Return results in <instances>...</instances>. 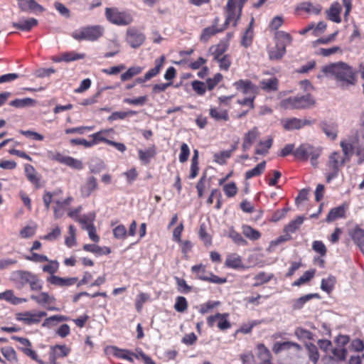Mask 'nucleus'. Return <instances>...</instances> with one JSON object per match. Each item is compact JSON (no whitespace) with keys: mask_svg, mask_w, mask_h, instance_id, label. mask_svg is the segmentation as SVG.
<instances>
[{"mask_svg":"<svg viewBox=\"0 0 364 364\" xmlns=\"http://www.w3.org/2000/svg\"><path fill=\"white\" fill-rule=\"evenodd\" d=\"M322 72L326 75L333 76L342 88L354 85L357 81L352 67L344 62L326 65L322 68Z\"/></svg>","mask_w":364,"mask_h":364,"instance_id":"1","label":"nucleus"},{"mask_svg":"<svg viewBox=\"0 0 364 364\" xmlns=\"http://www.w3.org/2000/svg\"><path fill=\"white\" fill-rule=\"evenodd\" d=\"M11 281L17 288L21 289L26 284H29L33 291H41L43 288V282L38 277L26 270H16L11 273Z\"/></svg>","mask_w":364,"mask_h":364,"instance_id":"2","label":"nucleus"},{"mask_svg":"<svg viewBox=\"0 0 364 364\" xmlns=\"http://www.w3.org/2000/svg\"><path fill=\"white\" fill-rule=\"evenodd\" d=\"M105 29L102 26H87L75 30L71 36L77 41H96L104 35Z\"/></svg>","mask_w":364,"mask_h":364,"instance_id":"3","label":"nucleus"},{"mask_svg":"<svg viewBox=\"0 0 364 364\" xmlns=\"http://www.w3.org/2000/svg\"><path fill=\"white\" fill-rule=\"evenodd\" d=\"M321 149L309 143L301 144L293 152L296 159L306 161L309 159L314 166L317 165V159L321 155Z\"/></svg>","mask_w":364,"mask_h":364,"instance_id":"4","label":"nucleus"},{"mask_svg":"<svg viewBox=\"0 0 364 364\" xmlns=\"http://www.w3.org/2000/svg\"><path fill=\"white\" fill-rule=\"evenodd\" d=\"M315 103L311 95L289 97L282 102V106L285 109H306Z\"/></svg>","mask_w":364,"mask_h":364,"instance_id":"5","label":"nucleus"},{"mask_svg":"<svg viewBox=\"0 0 364 364\" xmlns=\"http://www.w3.org/2000/svg\"><path fill=\"white\" fill-rule=\"evenodd\" d=\"M225 22L223 24L226 29L232 24L233 27H236L242 16V11L236 6V0H228L224 7Z\"/></svg>","mask_w":364,"mask_h":364,"instance_id":"6","label":"nucleus"},{"mask_svg":"<svg viewBox=\"0 0 364 364\" xmlns=\"http://www.w3.org/2000/svg\"><path fill=\"white\" fill-rule=\"evenodd\" d=\"M346 162L348 161L338 151H333L330 154L327 162V168L330 171L326 176L327 182L338 176L340 169Z\"/></svg>","mask_w":364,"mask_h":364,"instance_id":"7","label":"nucleus"},{"mask_svg":"<svg viewBox=\"0 0 364 364\" xmlns=\"http://www.w3.org/2000/svg\"><path fill=\"white\" fill-rule=\"evenodd\" d=\"M47 156L49 159L66 165L76 170L83 168V164L80 160L70 156H65L59 151H49L47 153Z\"/></svg>","mask_w":364,"mask_h":364,"instance_id":"8","label":"nucleus"},{"mask_svg":"<svg viewBox=\"0 0 364 364\" xmlns=\"http://www.w3.org/2000/svg\"><path fill=\"white\" fill-rule=\"evenodd\" d=\"M105 16L109 22L118 26H126L132 21V18L129 14L119 11L117 8H107Z\"/></svg>","mask_w":364,"mask_h":364,"instance_id":"9","label":"nucleus"},{"mask_svg":"<svg viewBox=\"0 0 364 364\" xmlns=\"http://www.w3.org/2000/svg\"><path fill=\"white\" fill-rule=\"evenodd\" d=\"M229 314L216 313L207 317V323L210 328H213L215 323L218 328L221 331H225L232 327L231 323L228 319Z\"/></svg>","mask_w":364,"mask_h":364,"instance_id":"10","label":"nucleus"},{"mask_svg":"<svg viewBox=\"0 0 364 364\" xmlns=\"http://www.w3.org/2000/svg\"><path fill=\"white\" fill-rule=\"evenodd\" d=\"M220 18L219 16H215L212 25L203 28L200 36V41L203 43H207L213 36L218 33H221L226 30L223 25L219 26Z\"/></svg>","mask_w":364,"mask_h":364,"instance_id":"11","label":"nucleus"},{"mask_svg":"<svg viewBox=\"0 0 364 364\" xmlns=\"http://www.w3.org/2000/svg\"><path fill=\"white\" fill-rule=\"evenodd\" d=\"M47 315L45 311H38L33 313L31 311H24L18 313L16 315V319L19 321H22L25 324L31 325L34 323H38L41 321L43 317Z\"/></svg>","mask_w":364,"mask_h":364,"instance_id":"12","label":"nucleus"},{"mask_svg":"<svg viewBox=\"0 0 364 364\" xmlns=\"http://www.w3.org/2000/svg\"><path fill=\"white\" fill-rule=\"evenodd\" d=\"M165 62V56L161 55L159 58L154 60V68L150 69L144 75L141 77H137L135 79L134 82L136 84H142L149 80L152 77H156L161 71L163 65Z\"/></svg>","mask_w":364,"mask_h":364,"instance_id":"13","label":"nucleus"},{"mask_svg":"<svg viewBox=\"0 0 364 364\" xmlns=\"http://www.w3.org/2000/svg\"><path fill=\"white\" fill-rule=\"evenodd\" d=\"M145 39V35L139 30L134 28L127 29L126 40L132 48H139L144 43Z\"/></svg>","mask_w":364,"mask_h":364,"instance_id":"14","label":"nucleus"},{"mask_svg":"<svg viewBox=\"0 0 364 364\" xmlns=\"http://www.w3.org/2000/svg\"><path fill=\"white\" fill-rule=\"evenodd\" d=\"M281 124L287 131L300 129L304 126L310 125L311 122L308 119H301L296 117L287 118L282 120Z\"/></svg>","mask_w":364,"mask_h":364,"instance_id":"15","label":"nucleus"},{"mask_svg":"<svg viewBox=\"0 0 364 364\" xmlns=\"http://www.w3.org/2000/svg\"><path fill=\"white\" fill-rule=\"evenodd\" d=\"M97 189V179L95 176H90L86 178L84 183L81 186L80 195L82 198H88Z\"/></svg>","mask_w":364,"mask_h":364,"instance_id":"16","label":"nucleus"},{"mask_svg":"<svg viewBox=\"0 0 364 364\" xmlns=\"http://www.w3.org/2000/svg\"><path fill=\"white\" fill-rule=\"evenodd\" d=\"M233 86L237 91L241 92L244 95H255L258 89L250 80H239L233 83Z\"/></svg>","mask_w":364,"mask_h":364,"instance_id":"17","label":"nucleus"},{"mask_svg":"<svg viewBox=\"0 0 364 364\" xmlns=\"http://www.w3.org/2000/svg\"><path fill=\"white\" fill-rule=\"evenodd\" d=\"M24 171L28 181H30L36 189L42 186L41 183V176L32 165L28 164H25Z\"/></svg>","mask_w":364,"mask_h":364,"instance_id":"18","label":"nucleus"},{"mask_svg":"<svg viewBox=\"0 0 364 364\" xmlns=\"http://www.w3.org/2000/svg\"><path fill=\"white\" fill-rule=\"evenodd\" d=\"M291 348L294 349L296 352L302 350L301 346L293 341L276 342L273 345L272 350L275 354H279L284 350H289Z\"/></svg>","mask_w":364,"mask_h":364,"instance_id":"19","label":"nucleus"},{"mask_svg":"<svg viewBox=\"0 0 364 364\" xmlns=\"http://www.w3.org/2000/svg\"><path fill=\"white\" fill-rule=\"evenodd\" d=\"M259 136L257 127H255L244 134L242 148L244 151L249 150Z\"/></svg>","mask_w":364,"mask_h":364,"instance_id":"20","label":"nucleus"},{"mask_svg":"<svg viewBox=\"0 0 364 364\" xmlns=\"http://www.w3.org/2000/svg\"><path fill=\"white\" fill-rule=\"evenodd\" d=\"M275 43L281 47L282 48L286 50V48L290 46L292 43L293 38L289 33L284 31H277L274 33V37Z\"/></svg>","mask_w":364,"mask_h":364,"instance_id":"21","label":"nucleus"},{"mask_svg":"<svg viewBox=\"0 0 364 364\" xmlns=\"http://www.w3.org/2000/svg\"><path fill=\"white\" fill-rule=\"evenodd\" d=\"M47 282L58 287H69L77 282V277L63 278L56 275H50L47 278Z\"/></svg>","mask_w":364,"mask_h":364,"instance_id":"22","label":"nucleus"},{"mask_svg":"<svg viewBox=\"0 0 364 364\" xmlns=\"http://www.w3.org/2000/svg\"><path fill=\"white\" fill-rule=\"evenodd\" d=\"M341 11L342 6L341 4L338 1L333 2L326 11L328 19L336 23H340L342 21L341 17Z\"/></svg>","mask_w":364,"mask_h":364,"instance_id":"23","label":"nucleus"},{"mask_svg":"<svg viewBox=\"0 0 364 364\" xmlns=\"http://www.w3.org/2000/svg\"><path fill=\"white\" fill-rule=\"evenodd\" d=\"M350 236L364 255V230L360 228L358 225H356L350 232Z\"/></svg>","mask_w":364,"mask_h":364,"instance_id":"24","label":"nucleus"},{"mask_svg":"<svg viewBox=\"0 0 364 364\" xmlns=\"http://www.w3.org/2000/svg\"><path fill=\"white\" fill-rule=\"evenodd\" d=\"M225 266L234 269L245 268L242 257L237 253H231L227 255Z\"/></svg>","mask_w":364,"mask_h":364,"instance_id":"25","label":"nucleus"},{"mask_svg":"<svg viewBox=\"0 0 364 364\" xmlns=\"http://www.w3.org/2000/svg\"><path fill=\"white\" fill-rule=\"evenodd\" d=\"M229 48V43L220 41L218 44L210 46L209 52L213 57V60L223 56Z\"/></svg>","mask_w":364,"mask_h":364,"instance_id":"26","label":"nucleus"},{"mask_svg":"<svg viewBox=\"0 0 364 364\" xmlns=\"http://www.w3.org/2000/svg\"><path fill=\"white\" fill-rule=\"evenodd\" d=\"M346 208L347 207L345 204L331 208L326 216V221L331 223L338 218H345Z\"/></svg>","mask_w":364,"mask_h":364,"instance_id":"27","label":"nucleus"},{"mask_svg":"<svg viewBox=\"0 0 364 364\" xmlns=\"http://www.w3.org/2000/svg\"><path fill=\"white\" fill-rule=\"evenodd\" d=\"M38 21L34 18H22L18 22H14L12 26L14 28L23 31H29L33 27L37 26Z\"/></svg>","mask_w":364,"mask_h":364,"instance_id":"28","label":"nucleus"},{"mask_svg":"<svg viewBox=\"0 0 364 364\" xmlns=\"http://www.w3.org/2000/svg\"><path fill=\"white\" fill-rule=\"evenodd\" d=\"M19 8L23 11H44L43 7L35 0H17Z\"/></svg>","mask_w":364,"mask_h":364,"instance_id":"29","label":"nucleus"},{"mask_svg":"<svg viewBox=\"0 0 364 364\" xmlns=\"http://www.w3.org/2000/svg\"><path fill=\"white\" fill-rule=\"evenodd\" d=\"M156 154V150L154 145L145 150L139 149L138 156L143 164L147 165L150 163L151 159L154 158Z\"/></svg>","mask_w":364,"mask_h":364,"instance_id":"30","label":"nucleus"},{"mask_svg":"<svg viewBox=\"0 0 364 364\" xmlns=\"http://www.w3.org/2000/svg\"><path fill=\"white\" fill-rule=\"evenodd\" d=\"M278 86L279 80L275 77L269 79H264L259 82V87L267 92L277 91L278 90Z\"/></svg>","mask_w":364,"mask_h":364,"instance_id":"31","label":"nucleus"},{"mask_svg":"<svg viewBox=\"0 0 364 364\" xmlns=\"http://www.w3.org/2000/svg\"><path fill=\"white\" fill-rule=\"evenodd\" d=\"M304 347L306 350L309 360L313 364H317L320 358L318 347L313 343H306Z\"/></svg>","mask_w":364,"mask_h":364,"instance_id":"32","label":"nucleus"},{"mask_svg":"<svg viewBox=\"0 0 364 364\" xmlns=\"http://www.w3.org/2000/svg\"><path fill=\"white\" fill-rule=\"evenodd\" d=\"M254 18L251 19V21L242 35L241 40V45L245 48H248L252 43L254 38V31H253Z\"/></svg>","mask_w":364,"mask_h":364,"instance_id":"33","label":"nucleus"},{"mask_svg":"<svg viewBox=\"0 0 364 364\" xmlns=\"http://www.w3.org/2000/svg\"><path fill=\"white\" fill-rule=\"evenodd\" d=\"M209 115L215 121L227 122L229 120V114L227 109L212 107L210 108Z\"/></svg>","mask_w":364,"mask_h":364,"instance_id":"34","label":"nucleus"},{"mask_svg":"<svg viewBox=\"0 0 364 364\" xmlns=\"http://www.w3.org/2000/svg\"><path fill=\"white\" fill-rule=\"evenodd\" d=\"M321 5L314 6L311 2L304 1L296 6V11H304L308 14H318L321 11Z\"/></svg>","mask_w":364,"mask_h":364,"instance_id":"35","label":"nucleus"},{"mask_svg":"<svg viewBox=\"0 0 364 364\" xmlns=\"http://www.w3.org/2000/svg\"><path fill=\"white\" fill-rule=\"evenodd\" d=\"M320 296L318 295V294H306L304 296H302L295 300L293 301L292 302V309L294 310H300L301 309L304 304L309 301L310 300L313 299H318Z\"/></svg>","mask_w":364,"mask_h":364,"instance_id":"36","label":"nucleus"},{"mask_svg":"<svg viewBox=\"0 0 364 364\" xmlns=\"http://www.w3.org/2000/svg\"><path fill=\"white\" fill-rule=\"evenodd\" d=\"M82 249L89 252H92L97 255H109L111 250L108 247H100L95 244H85L83 245Z\"/></svg>","mask_w":364,"mask_h":364,"instance_id":"37","label":"nucleus"},{"mask_svg":"<svg viewBox=\"0 0 364 364\" xmlns=\"http://www.w3.org/2000/svg\"><path fill=\"white\" fill-rule=\"evenodd\" d=\"M0 300H4L13 305H17L23 301H26V299H24L16 297L14 295V291L11 289L6 290L4 292H1Z\"/></svg>","mask_w":364,"mask_h":364,"instance_id":"38","label":"nucleus"},{"mask_svg":"<svg viewBox=\"0 0 364 364\" xmlns=\"http://www.w3.org/2000/svg\"><path fill=\"white\" fill-rule=\"evenodd\" d=\"M273 139L272 137L268 138L265 141H260L255 150V154L257 155L266 156L269 153V150L271 149Z\"/></svg>","mask_w":364,"mask_h":364,"instance_id":"39","label":"nucleus"},{"mask_svg":"<svg viewBox=\"0 0 364 364\" xmlns=\"http://www.w3.org/2000/svg\"><path fill=\"white\" fill-rule=\"evenodd\" d=\"M111 131H112V129H102L96 133L90 135V137L92 139L90 141L92 146L99 144L100 142H104L108 145L109 139H107L105 136Z\"/></svg>","mask_w":364,"mask_h":364,"instance_id":"40","label":"nucleus"},{"mask_svg":"<svg viewBox=\"0 0 364 364\" xmlns=\"http://www.w3.org/2000/svg\"><path fill=\"white\" fill-rule=\"evenodd\" d=\"M266 168V161H263L258 164L255 167L253 168L248 170L245 173V178L246 180H249L252 178L259 176L262 175Z\"/></svg>","mask_w":364,"mask_h":364,"instance_id":"41","label":"nucleus"},{"mask_svg":"<svg viewBox=\"0 0 364 364\" xmlns=\"http://www.w3.org/2000/svg\"><path fill=\"white\" fill-rule=\"evenodd\" d=\"M241 228L242 234L250 240H257L261 237L260 232L249 225H242Z\"/></svg>","mask_w":364,"mask_h":364,"instance_id":"42","label":"nucleus"},{"mask_svg":"<svg viewBox=\"0 0 364 364\" xmlns=\"http://www.w3.org/2000/svg\"><path fill=\"white\" fill-rule=\"evenodd\" d=\"M70 352V349L65 345H55L51 348L49 354L58 359L68 356Z\"/></svg>","mask_w":364,"mask_h":364,"instance_id":"43","label":"nucleus"},{"mask_svg":"<svg viewBox=\"0 0 364 364\" xmlns=\"http://www.w3.org/2000/svg\"><path fill=\"white\" fill-rule=\"evenodd\" d=\"M321 127L328 138L333 140L337 137L338 129L335 123L322 122Z\"/></svg>","mask_w":364,"mask_h":364,"instance_id":"44","label":"nucleus"},{"mask_svg":"<svg viewBox=\"0 0 364 364\" xmlns=\"http://www.w3.org/2000/svg\"><path fill=\"white\" fill-rule=\"evenodd\" d=\"M199 171V161H198V151L195 149L193 156L191 159V164L190 168L189 179H194L198 175Z\"/></svg>","mask_w":364,"mask_h":364,"instance_id":"45","label":"nucleus"},{"mask_svg":"<svg viewBox=\"0 0 364 364\" xmlns=\"http://www.w3.org/2000/svg\"><path fill=\"white\" fill-rule=\"evenodd\" d=\"M144 68L141 66H132L129 68L126 72L121 75L120 80L122 82L129 80L133 77L141 74Z\"/></svg>","mask_w":364,"mask_h":364,"instance_id":"46","label":"nucleus"},{"mask_svg":"<svg viewBox=\"0 0 364 364\" xmlns=\"http://www.w3.org/2000/svg\"><path fill=\"white\" fill-rule=\"evenodd\" d=\"M274 277L272 273H267L265 272H260L254 277L255 283L252 284L254 287L261 286L264 284L269 282Z\"/></svg>","mask_w":364,"mask_h":364,"instance_id":"47","label":"nucleus"},{"mask_svg":"<svg viewBox=\"0 0 364 364\" xmlns=\"http://www.w3.org/2000/svg\"><path fill=\"white\" fill-rule=\"evenodd\" d=\"M31 299L41 305L53 303L55 300V298L50 296L48 292H41L38 295H31Z\"/></svg>","mask_w":364,"mask_h":364,"instance_id":"48","label":"nucleus"},{"mask_svg":"<svg viewBox=\"0 0 364 364\" xmlns=\"http://www.w3.org/2000/svg\"><path fill=\"white\" fill-rule=\"evenodd\" d=\"M342 151L343 153V157L347 161H350L354 152V146L352 143L346 140H342L340 143Z\"/></svg>","mask_w":364,"mask_h":364,"instance_id":"49","label":"nucleus"},{"mask_svg":"<svg viewBox=\"0 0 364 364\" xmlns=\"http://www.w3.org/2000/svg\"><path fill=\"white\" fill-rule=\"evenodd\" d=\"M85 57L84 53H77L75 51L67 52L62 53L60 58L57 60V62L65 61L71 62L77 60L83 59Z\"/></svg>","mask_w":364,"mask_h":364,"instance_id":"50","label":"nucleus"},{"mask_svg":"<svg viewBox=\"0 0 364 364\" xmlns=\"http://www.w3.org/2000/svg\"><path fill=\"white\" fill-rule=\"evenodd\" d=\"M303 222L304 218L302 216H298L284 227V231L287 234L294 233L299 228Z\"/></svg>","mask_w":364,"mask_h":364,"instance_id":"51","label":"nucleus"},{"mask_svg":"<svg viewBox=\"0 0 364 364\" xmlns=\"http://www.w3.org/2000/svg\"><path fill=\"white\" fill-rule=\"evenodd\" d=\"M286 52V50L275 43V46L268 50L269 58L271 60H279L283 58Z\"/></svg>","mask_w":364,"mask_h":364,"instance_id":"52","label":"nucleus"},{"mask_svg":"<svg viewBox=\"0 0 364 364\" xmlns=\"http://www.w3.org/2000/svg\"><path fill=\"white\" fill-rule=\"evenodd\" d=\"M69 318L63 315H54L46 318L42 323V326L45 328H50L55 324L56 322H62L68 321Z\"/></svg>","mask_w":364,"mask_h":364,"instance_id":"53","label":"nucleus"},{"mask_svg":"<svg viewBox=\"0 0 364 364\" xmlns=\"http://www.w3.org/2000/svg\"><path fill=\"white\" fill-rule=\"evenodd\" d=\"M336 282V277L331 275L326 279H322L321 289L326 293H331L334 289Z\"/></svg>","mask_w":364,"mask_h":364,"instance_id":"54","label":"nucleus"},{"mask_svg":"<svg viewBox=\"0 0 364 364\" xmlns=\"http://www.w3.org/2000/svg\"><path fill=\"white\" fill-rule=\"evenodd\" d=\"M198 235L200 239L204 242L205 246L210 245L212 243V237L208 232L207 226L205 223L200 225Z\"/></svg>","mask_w":364,"mask_h":364,"instance_id":"55","label":"nucleus"},{"mask_svg":"<svg viewBox=\"0 0 364 364\" xmlns=\"http://www.w3.org/2000/svg\"><path fill=\"white\" fill-rule=\"evenodd\" d=\"M258 351L257 356L261 361L272 360V355L270 350L263 343H259L257 346Z\"/></svg>","mask_w":364,"mask_h":364,"instance_id":"56","label":"nucleus"},{"mask_svg":"<svg viewBox=\"0 0 364 364\" xmlns=\"http://www.w3.org/2000/svg\"><path fill=\"white\" fill-rule=\"evenodd\" d=\"M35 101L29 97L23 99H15L9 102V105L16 108H22L25 107L33 105Z\"/></svg>","mask_w":364,"mask_h":364,"instance_id":"57","label":"nucleus"},{"mask_svg":"<svg viewBox=\"0 0 364 364\" xmlns=\"http://www.w3.org/2000/svg\"><path fill=\"white\" fill-rule=\"evenodd\" d=\"M1 352L4 357L9 362H17V355L15 350L11 346H6L1 348Z\"/></svg>","mask_w":364,"mask_h":364,"instance_id":"58","label":"nucleus"},{"mask_svg":"<svg viewBox=\"0 0 364 364\" xmlns=\"http://www.w3.org/2000/svg\"><path fill=\"white\" fill-rule=\"evenodd\" d=\"M137 114L136 111L134 110H129L126 112H114L112 114L108 117L109 121H114L118 119H124L127 117L134 116Z\"/></svg>","mask_w":364,"mask_h":364,"instance_id":"59","label":"nucleus"},{"mask_svg":"<svg viewBox=\"0 0 364 364\" xmlns=\"http://www.w3.org/2000/svg\"><path fill=\"white\" fill-rule=\"evenodd\" d=\"M223 191L228 198H233L237 195L238 192V188L237 187L236 183L232 181L224 184L223 186Z\"/></svg>","mask_w":364,"mask_h":364,"instance_id":"60","label":"nucleus"},{"mask_svg":"<svg viewBox=\"0 0 364 364\" xmlns=\"http://www.w3.org/2000/svg\"><path fill=\"white\" fill-rule=\"evenodd\" d=\"M314 269L306 271L301 277H300L297 280L293 282L292 286L299 287L309 282L314 277Z\"/></svg>","mask_w":364,"mask_h":364,"instance_id":"61","label":"nucleus"},{"mask_svg":"<svg viewBox=\"0 0 364 364\" xmlns=\"http://www.w3.org/2000/svg\"><path fill=\"white\" fill-rule=\"evenodd\" d=\"M228 236L237 245H245L247 244L245 239H244L242 235L236 231L233 227L229 228Z\"/></svg>","mask_w":364,"mask_h":364,"instance_id":"62","label":"nucleus"},{"mask_svg":"<svg viewBox=\"0 0 364 364\" xmlns=\"http://www.w3.org/2000/svg\"><path fill=\"white\" fill-rule=\"evenodd\" d=\"M218 63L219 68L221 70L228 71L231 65V57L228 54H225L220 58L215 60Z\"/></svg>","mask_w":364,"mask_h":364,"instance_id":"63","label":"nucleus"},{"mask_svg":"<svg viewBox=\"0 0 364 364\" xmlns=\"http://www.w3.org/2000/svg\"><path fill=\"white\" fill-rule=\"evenodd\" d=\"M223 79V76L220 73H216L213 77L208 78L205 82L207 89L213 90Z\"/></svg>","mask_w":364,"mask_h":364,"instance_id":"64","label":"nucleus"}]
</instances>
